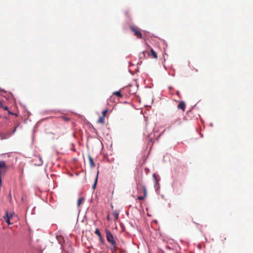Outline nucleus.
Segmentation results:
<instances>
[{"label": "nucleus", "instance_id": "obj_20", "mask_svg": "<svg viewBox=\"0 0 253 253\" xmlns=\"http://www.w3.org/2000/svg\"><path fill=\"white\" fill-rule=\"evenodd\" d=\"M1 108H3V109L5 110H8L7 106H3L2 105V107Z\"/></svg>", "mask_w": 253, "mask_h": 253}, {"label": "nucleus", "instance_id": "obj_1", "mask_svg": "<svg viewBox=\"0 0 253 253\" xmlns=\"http://www.w3.org/2000/svg\"><path fill=\"white\" fill-rule=\"evenodd\" d=\"M105 233L107 241L109 242L114 248H115L116 247V242L114 239L113 234L108 229L105 230Z\"/></svg>", "mask_w": 253, "mask_h": 253}, {"label": "nucleus", "instance_id": "obj_4", "mask_svg": "<svg viewBox=\"0 0 253 253\" xmlns=\"http://www.w3.org/2000/svg\"><path fill=\"white\" fill-rule=\"evenodd\" d=\"M177 108L179 109H181L183 112L185 111L186 105L184 101H180L178 105H177Z\"/></svg>", "mask_w": 253, "mask_h": 253}, {"label": "nucleus", "instance_id": "obj_22", "mask_svg": "<svg viewBox=\"0 0 253 253\" xmlns=\"http://www.w3.org/2000/svg\"><path fill=\"white\" fill-rule=\"evenodd\" d=\"M9 197L10 200H11V199H12V196H11V194L10 192V193L9 194Z\"/></svg>", "mask_w": 253, "mask_h": 253}, {"label": "nucleus", "instance_id": "obj_12", "mask_svg": "<svg viewBox=\"0 0 253 253\" xmlns=\"http://www.w3.org/2000/svg\"><path fill=\"white\" fill-rule=\"evenodd\" d=\"M84 201V198L83 197L80 198L78 200V206L79 207Z\"/></svg>", "mask_w": 253, "mask_h": 253}, {"label": "nucleus", "instance_id": "obj_18", "mask_svg": "<svg viewBox=\"0 0 253 253\" xmlns=\"http://www.w3.org/2000/svg\"><path fill=\"white\" fill-rule=\"evenodd\" d=\"M5 216H8V217H10V219H11L12 217V214L11 213L9 214L8 212L6 211Z\"/></svg>", "mask_w": 253, "mask_h": 253}, {"label": "nucleus", "instance_id": "obj_13", "mask_svg": "<svg viewBox=\"0 0 253 253\" xmlns=\"http://www.w3.org/2000/svg\"><path fill=\"white\" fill-rule=\"evenodd\" d=\"M8 138V136H6L4 134L1 133H0V139L3 140Z\"/></svg>", "mask_w": 253, "mask_h": 253}, {"label": "nucleus", "instance_id": "obj_7", "mask_svg": "<svg viewBox=\"0 0 253 253\" xmlns=\"http://www.w3.org/2000/svg\"><path fill=\"white\" fill-rule=\"evenodd\" d=\"M88 159H89V164H90V167L92 168L94 167L95 164L93 162V160L92 158H91V157L90 155L88 156Z\"/></svg>", "mask_w": 253, "mask_h": 253}, {"label": "nucleus", "instance_id": "obj_16", "mask_svg": "<svg viewBox=\"0 0 253 253\" xmlns=\"http://www.w3.org/2000/svg\"><path fill=\"white\" fill-rule=\"evenodd\" d=\"M108 112V109H105V110H104L103 112H102V116H103L104 117H105L106 116V114Z\"/></svg>", "mask_w": 253, "mask_h": 253}, {"label": "nucleus", "instance_id": "obj_21", "mask_svg": "<svg viewBox=\"0 0 253 253\" xmlns=\"http://www.w3.org/2000/svg\"><path fill=\"white\" fill-rule=\"evenodd\" d=\"M40 163L39 164V165H41L42 164L43 162H42V159L41 158H40Z\"/></svg>", "mask_w": 253, "mask_h": 253}, {"label": "nucleus", "instance_id": "obj_24", "mask_svg": "<svg viewBox=\"0 0 253 253\" xmlns=\"http://www.w3.org/2000/svg\"><path fill=\"white\" fill-rule=\"evenodd\" d=\"M153 176H154V177L155 178H156V175H155V174H153Z\"/></svg>", "mask_w": 253, "mask_h": 253}, {"label": "nucleus", "instance_id": "obj_23", "mask_svg": "<svg viewBox=\"0 0 253 253\" xmlns=\"http://www.w3.org/2000/svg\"><path fill=\"white\" fill-rule=\"evenodd\" d=\"M2 107V102L0 101V108Z\"/></svg>", "mask_w": 253, "mask_h": 253}, {"label": "nucleus", "instance_id": "obj_11", "mask_svg": "<svg viewBox=\"0 0 253 253\" xmlns=\"http://www.w3.org/2000/svg\"><path fill=\"white\" fill-rule=\"evenodd\" d=\"M3 218L4 219L5 222H6L8 225L11 224V223L10 222V217H8V216H5L3 217Z\"/></svg>", "mask_w": 253, "mask_h": 253}, {"label": "nucleus", "instance_id": "obj_8", "mask_svg": "<svg viewBox=\"0 0 253 253\" xmlns=\"http://www.w3.org/2000/svg\"><path fill=\"white\" fill-rule=\"evenodd\" d=\"M104 120H105V117L101 116L99 117L98 120L97 121V122L98 123H100L101 124H104V123H105Z\"/></svg>", "mask_w": 253, "mask_h": 253}, {"label": "nucleus", "instance_id": "obj_6", "mask_svg": "<svg viewBox=\"0 0 253 253\" xmlns=\"http://www.w3.org/2000/svg\"><path fill=\"white\" fill-rule=\"evenodd\" d=\"M95 234H96L98 236V237L99 238L100 241L101 242H102L103 241V239H102L101 233L99 232V229L98 228L96 229V230L95 231Z\"/></svg>", "mask_w": 253, "mask_h": 253}, {"label": "nucleus", "instance_id": "obj_25", "mask_svg": "<svg viewBox=\"0 0 253 253\" xmlns=\"http://www.w3.org/2000/svg\"><path fill=\"white\" fill-rule=\"evenodd\" d=\"M8 113H9V114H13V113H12L11 112H9H9H8Z\"/></svg>", "mask_w": 253, "mask_h": 253}, {"label": "nucleus", "instance_id": "obj_27", "mask_svg": "<svg viewBox=\"0 0 253 253\" xmlns=\"http://www.w3.org/2000/svg\"><path fill=\"white\" fill-rule=\"evenodd\" d=\"M16 127L14 129V131H15L16 130Z\"/></svg>", "mask_w": 253, "mask_h": 253}, {"label": "nucleus", "instance_id": "obj_26", "mask_svg": "<svg viewBox=\"0 0 253 253\" xmlns=\"http://www.w3.org/2000/svg\"><path fill=\"white\" fill-rule=\"evenodd\" d=\"M145 53V51H143L142 53L144 54Z\"/></svg>", "mask_w": 253, "mask_h": 253}, {"label": "nucleus", "instance_id": "obj_10", "mask_svg": "<svg viewBox=\"0 0 253 253\" xmlns=\"http://www.w3.org/2000/svg\"><path fill=\"white\" fill-rule=\"evenodd\" d=\"M113 94L117 95L120 98L123 97V95L120 91H115L113 92Z\"/></svg>", "mask_w": 253, "mask_h": 253}, {"label": "nucleus", "instance_id": "obj_15", "mask_svg": "<svg viewBox=\"0 0 253 253\" xmlns=\"http://www.w3.org/2000/svg\"><path fill=\"white\" fill-rule=\"evenodd\" d=\"M98 172L97 173L96 177L95 178V182H94V184L92 185L93 189H95V187H96V183H97V179H98Z\"/></svg>", "mask_w": 253, "mask_h": 253}, {"label": "nucleus", "instance_id": "obj_17", "mask_svg": "<svg viewBox=\"0 0 253 253\" xmlns=\"http://www.w3.org/2000/svg\"><path fill=\"white\" fill-rule=\"evenodd\" d=\"M145 197L144 196H139L138 197L137 199L139 201L143 200L145 199Z\"/></svg>", "mask_w": 253, "mask_h": 253}, {"label": "nucleus", "instance_id": "obj_3", "mask_svg": "<svg viewBox=\"0 0 253 253\" xmlns=\"http://www.w3.org/2000/svg\"><path fill=\"white\" fill-rule=\"evenodd\" d=\"M130 29L134 33V36H135L138 39L142 38V33L140 30L136 27L130 26Z\"/></svg>", "mask_w": 253, "mask_h": 253}, {"label": "nucleus", "instance_id": "obj_9", "mask_svg": "<svg viewBox=\"0 0 253 253\" xmlns=\"http://www.w3.org/2000/svg\"><path fill=\"white\" fill-rule=\"evenodd\" d=\"M60 119L64 121L65 122H68L70 120V118L65 116H62L60 117Z\"/></svg>", "mask_w": 253, "mask_h": 253}, {"label": "nucleus", "instance_id": "obj_19", "mask_svg": "<svg viewBox=\"0 0 253 253\" xmlns=\"http://www.w3.org/2000/svg\"><path fill=\"white\" fill-rule=\"evenodd\" d=\"M113 215L116 219H117L118 218V214L116 212L113 213Z\"/></svg>", "mask_w": 253, "mask_h": 253}, {"label": "nucleus", "instance_id": "obj_5", "mask_svg": "<svg viewBox=\"0 0 253 253\" xmlns=\"http://www.w3.org/2000/svg\"><path fill=\"white\" fill-rule=\"evenodd\" d=\"M149 56L155 59H157L158 57L157 53L152 48H151V52L149 53Z\"/></svg>", "mask_w": 253, "mask_h": 253}, {"label": "nucleus", "instance_id": "obj_2", "mask_svg": "<svg viewBox=\"0 0 253 253\" xmlns=\"http://www.w3.org/2000/svg\"><path fill=\"white\" fill-rule=\"evenodd\" d=\"M8 169L7 167L5 165V162L3 161H0V187L1 186V175L4 174Z\"/></svg>", "mask_w": 253, "mask_h": 253}, {"label": "nucleus", "instance_id": "obj_14", "mask_svg": "<svg viewBox=\"0 0 253 253\" xmlns=\"http://www.w3.org/2000/svg\"><path fill=\"white\" fill-rule=\"evenodd\" d=\"M142 189H143V193H144V197H146V196H147L146 188V187L144 186H142Z\"/></svg>", "mask_w": 253, "mask_h": 253}]
</instances>
